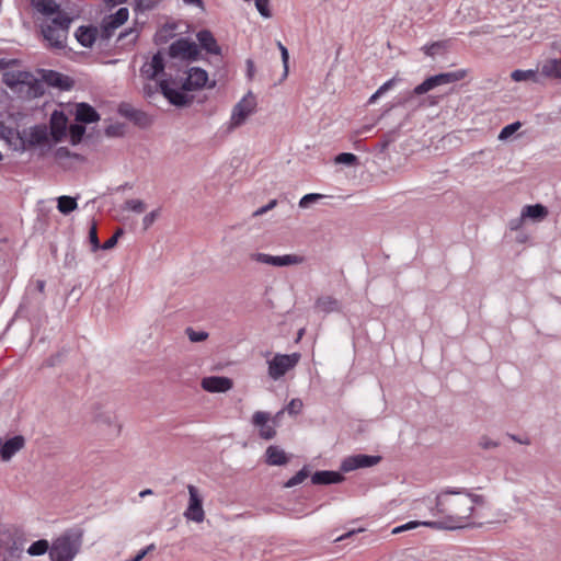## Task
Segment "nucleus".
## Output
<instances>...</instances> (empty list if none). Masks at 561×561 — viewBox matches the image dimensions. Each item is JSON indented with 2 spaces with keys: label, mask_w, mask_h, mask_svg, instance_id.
<instances>
[{
  "label": "nucleus",
  "mask_w": 561,
  "mask_h": 561,
  "mask_svg": "<svg viewBox=\"0 0 561 561\" xmlns=\"http://www.w3.org/2000/svg\"><path fill=\"white\" fill-rule=\"evenodd\" d=\"M511 78L516 81V82H520V81H527V80H534L536 81L537 80V72L535 70H520V69H516L514 70L512 73H511Z\"/></svg>",
  "instance_id": "34"
},
{
  "label": "nucleus",
  "mask_w": 561,
  "mask_h": 561,
  "mask_svg": "<svg viewBox=\"0 0 561 561\" xmlns=\"http://www.w3.org/2000/svg\"><path fill=\"white\" fill-rule=\"evenodd\" d=\"M308 477V471L306 468H302L300 471H298L293 478H290L287 482H286V486L287 488H291V486H295L299 483H301L306 478Z\"/></svg>",
  "instance_id": "45"
},
{
  "label": "nucleus",
  "mask_w": 561,
  "mask_h": 561,
  "mask_svg": "<svg viewBox=\"0 0 561 561\" xmlns=\"http://www.w3.org/2000/svg\"><path fill=\"white\" fill-rule=\"evenodd\" d=\"M152 494V490L151 489H146V490H142L140 493H139V496L140 497H145L147 495H150Z\"/></svg>",
  "instance_id": "63"
},
{
  "label": "nucleus",
  "mask_w": 561,
  "mask_h": 561,
  "mask_svg": "<svg viewBox=\"0 0 561 561\" xmlns=\"http://www.w3.org/2000/svg\"><path fill=\"white\" fill-rule=\"evenodd\" d=\"M266 462L271 466H282L288 461L285 451L278 446H270L265 453Z\"/></svg>",
  "instance_id": "23"
},
{
  "label": "nucleus",
  "mask_w": 561,
  "mask_h": 561,
  "mask_svg": "<svg viewBox=\"0 0 561 561\" xmlns=\"http://www.w3.org/2000/svg\"><path fill=\"white\" fill-rule=\"evenodd\" d=\"M186 5L204 9L203 0H182Z\"/></svg>",
  "instance_id": "59"
},
{
  "label": "nucleus",
  "mask_w": 561,
  "mask_h": 561,
  "mask_svg": "<svg viewBox=\"0 0 561 561\" xmlns=\"http://www.w3.org/2000/svg\"><path fill=\"white\" fill-rule=\"evenodd\" d=\"M460 493L463 495L465 499L470 500V503H472V506L474 505H483L485 503V499L481 494L472 493L470 490L466 488H460Z\"/></svg>",
  "instance_id": "37"
},
{
  "label": "nucleus",
  "mask_w": 561,
  "mask_h": 561,
  "mask_svg": "<svg viewBox=\"0 0 561 561\" xmlns=\"http://www.w3.org/2000/svg\"><path fill=\"white\" fill-rule=\"evenodd\" d=\"M128 35H133L131 41H136V38L138 37V32L136 30H134V28H130V30H128V31H126L124 33H121L119 38H123V37L128 36Z\"/></svg>",
  "instance_id": "60"
},
{
  "label": "nucleus",
  "mask_w": 561,
  "mask_h": 561,
  "mask_svg": "<svg viewBox=\"0 0 561 561\" xmlns=\"http://www.w3.org/2000/svg\"><path fill=\"white\" fill-rule=\"evenodd\" d=\"M139 8L151 9L159 0H136Z\"/></svg>",
  "instance_id": "55"
},
{
  "label": "nucleus",
  "mask_w": 561,
  "mask_h": 561,
  "mask_svg": "<svg viewBox=\"0 0 561 561\" xmlns=\"http://www.w3.org/2000/svg\"><path fill=\"white\" fill-rule=\"evenodd\" d=\"M448 41H437L422 47V50L426 56L434 57L438 51L446 50L448 48Z\"/></svg>",
  "instance_id": "32"
},
{
  "label": "nucleus",
  "mask_w": 561,
  "mask_h": 561,
  "mask_svg": "<svg viewBox=\"0 0 561 561\" xmlns=\"http://www.w3.org/2000/svg\"><path fill=\"white\" fill-rule=\"evenodd\" d=\"M248 72H249V77L253 76V61L252 60H248Z\"/></svg>",
  "instance_id": "62"
},
{
  "label": "nucleus",
  "mask_w": 561,
  "mask_h": 561,
  "mask_svg": "<svg viewBox=\"0 0 561 561\" xmlns=\"http://www.w3.org/2000/svg\"><path fill=\"white\" fill-rule=\"evenodd\" d=\"M202 388L211 393L227 392L233 387L230 378L224 376L204 377L201 382Z\"/></svg>",
  "instance_id": "13"
},
{
  "label": "nucleus",
  "mask_w": 561,
  "mask_h": 561,
  "mask_svg": "<svg viewBox=\"0 0 561 561\" xmlns=\"http://www.w3.org/2000/svg\"><path fill=\"white\" fill-rule=\"evenodd\" d=\"M327 197L328 196L323 195V194L309 193V194L304 195L300 198L298 205L300 208L306 209V208H309L313 203L321 201L323 198H327Z\"/></svg>",
  "instance_id": "35"
},
{
  "label": "nucleus",
  "mask_w": 561,
  "mask_h": 561,
  "mask_svg": "<svg viewBox=\"0 0 561 561\" xmlns=\"http://www.w3.org/2000/svg\"><path fill=\"white\" fill-rule=\"evenodd\" d=\"M72 19L64 12L42 25V34L51 47L64 48Z\"/></svg>",
  "instance_id": "4"
},
{
  "label": "nucleus",
  "mask_w": 561,
  "mask_h": 561,
  "mask_svg": "<svg viewBox=\"0 0 561 561\" xmlns=\"http://www.w3.org/2000/svg\"><path fill=\"white\" fill-rule=\"evenodd\" d=\"M186 335L191 342H202L208 337V333L205 331H195L192 328L186 329Z\"/></svg>",
  "instance_id": "42"
},
{
  "label": "nucleus",
  "mask_w": 561,
  "mask_h": 561,
  "mask_svg": "<svg viewBox=\"0 0 561 561\" xmlns=\"http://www.w3.org/2000/svg\"><path fill=\"white\" fill-rule=\"evenodd\" d=\"M85 134V127L81 124H71L69 126V137L72 145H77L82 140Z\"/></svg>",
  "instance_id": "33"
},
{
  "label": "nucleus",
  "mask_w": 561,
  "mask_h": 561,
  "mask_svg": "<svg viewBox=\"0 0 561 561\" xmlns=\"http://www.w3.org/2000/svg\"><path fill=\"white\" fill-rule=\"evenodd\" d=\"M277 47L280 51L282 61L284 66V72L283 78H286L288 76V69H289V53L288 49L282 44V42H277Z\"/></svg>",
  "instance_id": "41"
},
{
  "label": "nucleus",
  "mask_w": 561,
  "mask_h": 561,
  "mask_svg": "<svg viewBox=\"0 0 561 561\" xmlns=\"http://www.w3.org/2000/svg\"><path fill=\"white\" fill-rule=\"evenodd\" d=\"M466 76H467V70L459 69V70L451 71V72L438 73V75L432 76L431 78H432V81H433V83H434V85L436 88L438 85H443V84H448V83L460 81Z\"/></svg>",
  "instance_id": "20"
},
{
  "label": "nucleus",
  "mask_w": 561,
  "mask_h": 561,
  "mask_svg": "<svg viewBox=\"0 0 561 561\" xmlns=\"http://www.w3.org/2000/svg\"><path fill=\"white\" fill-rule=\"evenodd\" d=\"M396 82V79L392 78L385 82L369 99L368 103H374L380 95L390 90Z\"/></svg>",
  "instance_id": "44"
},
{
  "label": "nucleus",
  "mask_w": 561,
  "mask_h": 561,
  "mask_svg": "<svg viewBox=\"0 0 561 561\" xmlns=\"http://www.w3.org/2000/svg\"><path fill=\"white\" fill-rule=\"evenodd\" d=\"M301 409H302V401L300 399L290 400V402L286 407V411L291 415H296V414L300 413Z\"/></svg>",
  "instance_id": "47"
},
{
  "label": "nucleus",
  "mask_w": 561,
  "mask_h": 561,
  "mask_svg": "<svg viewBox=\"0 0 561 561\" xmlns=\"http://www.w3.org/2000/svg\"><path fill=\"white\" fill-rule=\"evenodd\" d=\"M76 121L84 124L96 123L100 121V114L88 103H78L76 105Z\"/></svg>",
  "instance_id": "16"
},
{
  "label": "nucleus",
  "mask_w": 561,
  "mask_h": 561,
  "mask_svg": "<svg viewBox=\"0 0 561 561\" xmlns=\"http://www.w3.org/2000/svg\"><path fill=\"white\" fill-rule=\"evenodd\" d=\"M460 488L447 486L435 497L431 514L435 520H425L423 525L433 529L455 530L469 526L474 512L470 500L465 499Z\"/></svg>",
  "instance_id": "1"
},
{
  "label": "nucleus",
  "mask_w": 561,
  "mask_h": 561,
  "mask_svg": "<svg viewBox=\"0 0 561 561\" xmlns=\"http://www.w3.org/2000/svg\"><path fill=\"white\" fill-rule=\"evenodd\" d=\"M164 67V56L158 51L142 65L140 76L146 80H156L163 72Z\"/></svg>",
  "instance_id": "10"
},
{
  "label": "nucleus",
  "mask_w": 561,
  "mask_h": 561,
  "mask_svg": "<svg viewBox=\"0 0 561 561\" xmlns=\"http://www.w3.org/2000/svg\"><path fill=\"white\" fill-rule=\"evenodd\" d=\"M96 35H98V28L94 27V26H80L76 33H75V36L77 38V41L83 46V47H87V48H90L92 47V45L94 44L95 39H96Z\"/></svg>",
  "instance_id": "18"
},
{
  "label": "nucleus",
  "mask_w": 561,
  "mask_h": 561,
  "mask_svg": "<svg viewBox=\"0 0 561 561\" xmlns=\"http://www.w3.org/2000/svg\"><path fill=\"white\" fill-rule=\"evenodd\" d=\"M276 205H277V201L272 199L267 205L262 206L259 209H256L254 211V216H261V215L267 213L268 210L273 209Z\"/></svg>",
  "instance_id": "53"
},
{
  "label": "nucleus",
  "mask_w": 561,
  "mask_h": 561,
  "mask_svg": "<svg viewBox=\"0 0 561 561\" xmlns=\"http://www.w3.org/2000/svg\"><path fill=\"white\" fill-rule=\"evenodd\" d=\"M335 163H343L346 165H351V152H343L335 157Z\"/></svg>",
  "instance_id": "54"
},
{
  "label": "nucleus",
  "mask_w": 561,
  "mask_h": 561,
  "mask_svg": "<svg viewBox=\"0 0 561 561\" xmlns=\"http://www.w3.org/2000/svg\"><path fill=\"white\" fill-rule=\"evenodd\" d=\"M77 207L78 204L76 198L66 195L58 197L57 208L61 214L68 215Z\"/></svg>",
  "instance_id": "30"
},
{
  "label": "nucleus",
  "mask_w": 561,
  "mask_h": 561,
  "mask_svg": "<svg viewBox=\"0 0 561 561\" xmlns=\"http://www.w3.org/2000/svg\"><path fill=\"white\" fill-rule=\"evenodd\" d=\"M124 209L135 214H141L146 209V204L141 199L131 198L125 202Z\"/></svg>",
  "instance_id": "36"
},
{
  "label": "nucleus",
  "mask_w": 561,
  "mask_h": 561,
  "mask_svg": "<svg viewBox=\"0 0 561 561\" xmlns=\"http://www.w3.org/2000/svg\"><path fill=\"white\" fill-rule=\"evenodd\" d=\"M82 546V534L69 530L56 538L49 549L51 561H72Z\"/></svg>",
  "instance_id": "3"
},
{
  "label": "nucleus",
  "mask_w": 561,
  "mask_h": 561,
  "mask_svg": "<svg viewBox=\"0 0 561 561\" xmlns=\"http://www.w3.org/2000/svg\"><path fill=\"white\" fill-rule=\"evenodd\" d=\"M382 457L380 455H353V470L369 468L380 463Z\"/></svg>",
  "instance_id": "21"
},
{
  "label": "nucleus",
  "mask_w": 561,
  "mask_h": 561,
  "mask_svg": "<svg viewBox=\"0 0 561 561\" xmlns=\"http://www.w3.org/2000/svg\"><path fill=\"white\" fill-rule=\"evenodd\" d=\"M208 81V73L199 67L191 68L186 77L178 81L170 82L169 80H161L160 88L163 96L173 105L184 106L191 103L192 99L186 92L197 91L206 87Z\"/></svg>",
  "instance_id": "2"
},
{
  "label": "nucleus",
  "mask_w": 561,
  "mask_h": 561,
  "mask_svg": "<svg viewBox=\"0 0 561 561\" xmlns=\"http://www.w3.org/2000/svg\"><path fill=\"white\" fill-rule=\"evenodd\" d=\"M549 211L542 204L527 205L522 210L519 220L530 218L534 221H541L547 218Z\"/></svg>",
  "instance_id": "19"
},
{
  "label": "nucleus",
  "mask_w": 561,
  "mask_h": 561,
  "mask_svg": "<svg viewBox=\"0 0 561 561\" xmlns=\"http://www.w3.org/2000/svg\"><path fill=\"white\" fill-rule=\"evenodd\" d=\"M196 37L201 47L207 53L213 55H219L221 53V49L210 31L202 30L197 33Z\"/></svg>",
  "instance_id": "17"
},
{
  "label": "nucleus",
  "mask_w": 561,
  "mask_h": 561,
  "mask_svg": "<svg viewBox=\"0 0 561 561\" xmlns=\"http://www.w3.org/2000/svg\"><path fill=\"white\" fill-rule=\"evenodd\" d=\"M25 440L21 435L9 438L4 442L0 449V457L3 461H9L24 447Z\"/></svg>",
  "instance_id": "15"
},
{
  "label": "nucleus",
  "mask_w": 561,
  "mask_h": 561,
  "mask_svg": "<svg viewBox=\"0 0 561 561\" xmlns=\"http://www.w3.org/2000/svg\"><path fill=\"white\" fill-rule=\"evenodd\" d=\"M256 98L249 91L232 108L228 122V130L231 131L242 126L247 119L255 112Z\"/></svg>",
  "instance_id": "5"
},
{
  "label": "nucleus",
  "mask_w": 561,
  "mask_h": 561,
  "mask_svg": "<svg viewBox=\"0 0 561 561\" xmlns=\"http://www.w3.org/2000/svg\"><path fill=\"white\" fill-rule=\"evenodd\" d=\"M116 237H111L108 240H106L103 244H101L102 250H110L116 245Z\"/></svg>",
  "instance_id": "58"
},
{
  "label": "nucleus",
  "mask_w": 561,
  "mask_h": 561,
  "mask_svg": "<svg viewBox=\"0 0 561 561\" xmlns=\"http://www.w3.org/2000/svg\"><path fill=\"white\" fill-rule=\"evenodd\" d=\"M3 551L5 552L3 560L13 561L20 558L23 551V545L15 537H13L12 541L3 548Z\"/></svg>",
  "instance_id": "28"
},
{
  "label": "nucleus",
  "mask_w": 561,
  "mask_h": 561,
  "mask_svg": "<svg viewBox=\"0 0 561 561\" xmlns=\"http://www.w3.org/2000/svg\"><path fill=\"white\" fill-rule=\"evenodd\" d=\"M341 473L336 471H317L311 477L313 484H332L342 481Z\"/></svg>",
  "instance_id": "22"
},
{
  "label": "nucleus",
  "mask_w": 561,
  "mask_h": 561,
  "mask_svg": "<svg viewBox=\"0 0 561 561\" xmlns=\"http://www.w3.org/2000/svg\"><path fill=\"white\" fill-rule=\"evenodd\" d=\"M541 73L547 78L561 79V59H547L541 67Z\"/></svg>",
  "instance_id": "25"
},
{
  "label": "nucleus",
  "mask_w": 561,
  "mask_h": 561,
  "mask_svg": "<svg viewBox=\"0 0 561 561\" xmlns=\"http://www.w3.org/2000/svg\"><path fill=\"white\" fill-rule=\"evenodd\" d=\"M49 543L45 539H39L35 542H33L28 549L27 553L33 557H38L45 554L47 551L49 552Z\"/></svg>",
  "instance_id": "31"
},
{
  "label": "nucleus",
  "mask_w": 561,
  "mask_h": 561,
  "mask_svg": "<svg viewBox=\"0 0 561 561\" xmlns=\"http://www.w3.org/2000/svg\"><path fill=\"white\" fill-rule=\"evenodd\" d=\"M188 491V504L183 515L187 520H192L195 523H202L205 519V512L203 508V496L201 495L198 489L193 485H187Z\"/></svg>",
  "instance_id": "8"
},
{
  "label": "nucleus",
  "mask_w": 561,
  "mask_h": 561,
  "mask_svg": "<svg viewBox=\"0 0 561 561\" xmlns=\"http://www.w3.org/2000/svg\"><path fill=\"white\" fill-rule=\"evenodd\" d=\"M153 549L154 545H149L146 548L141 549L134 558H130L126 561H141Z\"/></svg>",
  "instance_id": "51"
},
{
  "label": "nucleus",
  "mask_w": 561,
  "mask_h": 561,
  "mask_svg": "<svg viewBox=\"0 0 561 561\" xmlns=\"http://www.w3.org/2000/svg\"><path fill=\"white\" fill-rule=\"evenodd\" d=\"M159 215H160V209H154V210L148 213L142 218L144 229H148L149 227H151V225L156 221V219L159 217Z\"/></svg>",
  "instance_id": "48"
},
{
  "label": "nucleus",
  "mask_w": 561,
  "mask_h": 561,
  "mask_svg": "<svg viewBox=\"0 0 561 561\" xmlns=\"http://www.w3.org/2000/svg\"><path fill=\"white\" fill-rule=\"evenodd\" d=\"M14 534L8 527L0 526V550H3L13 539Z\"/></svg>",
  "instance_id": "40"
},
{
  "label": "nucleus",
  "mask_w": 561,
  "mask_h": 561,
  "mask_svg": "<svg viewBox=\"0 0 561 561\" xmlns=\"http://www.w3.org/2000/svg\"><path fill=\"white\" fill-rule=\"evenodd\" d=\"M34 9L45 15L57 14L58 4L55 0H31Z\"/></svg>",
  "instance_id": "27"
},
{
  "label": "nucleus",
  "mask_w": 561,
  "mask_h": 561,
  "mask_svg": "<svg viewBox=\"0 0 561 561\" xmlns=\"http://www.w3.org/2000/svg\"><path fill=\"white\" fill-rule=\"evenodd\" d=\"M118 113L122 116H124L137 124H140L142 121H145L147 118L146 114L142 111L135 108L134 106H131L128 103L119 104Z\"/></svg>",
  "instance_id": "24"
},
{
  "label": "nucleus",
  "mask_w": 561,
  "mask_h": 561,
  "mask_svg": "<svg viewBox=\"0 0 561 561\" xmlns=\"http://www.w3.org/2000/svg\"><path fill=\"white\" fill-rule=\"evenodd\" d=\"M62 77L58 72H50L49 73V82L53 85H60L61 84Z\"/></svg>",
  "instance_id": "57"
},
{
  "label": "nucleus",
  "mask_w": 561,
  "mask_h": 561,
  "mask_svg": "<svg viewBox=\"0 0 561 561\" xmlns=\"http://www.w3.org/2000/svg\"><path fill=\"white\" fill-rule=\"evenodd\" d=\"M89 241L92 245V251L95 252L98 250L101 249V243L99 241V238H98V229H96V224L93 222L90 227V230H89Z\"/></svg>",
  "instance_id": "43"
},
{
  "label": "nucleus",
  "mask_w": 561,
  "mask_h": 561,
  "mask_svg": "<svg viewBox=\"0 0 561 561\" xmlns=\"http://www.w3.org/2000/svg\"><path fill=\"white\" fill-rule=\"evenodd\" d=\"M522 126V124L519 122H514L512 124H508L506 125L505 127L502 128V130L500 131L499 134V139L500 140H506L507 138H510L515 131H517L519 129V127Z\"/></svg>",
  "instance_id": "38"
},
{
  "label": "nucleus",
  "mask_w": 561,
  "mask_h": 561,
  "mask_svg": "<svg viewBox=\"0 0 561 561\" xmlns=\"http://www.w3.org/2000/svg\"><path fill=\"white\" fill-rule=\"evenodd\" d=\"M340 304L331 296H322L317 299L314 308L317 312L330 313L339 310Z\"/></svg>",
  "instance_id": "26"
},
{
  "label": "nucleus",
  "mask_w": 561,
  "mask_h": 561,
  "mask_svg": "<svg viewBox=\"0 0 561 561\" xmlns=\"http://www.w3.org/2000/svg\"><path fill=\"white\" fill-rule=\"evenodd\" d=\"M434 88H435V85H434V83L432 81V78L428 77L422 83H420L419 85H416L414 88V93L416 95H421V94H424V93L428 92L430 90H432Z\"/></svg>",
  "instance_id": "46"
},
{
  "label": "nucleus",
  "mask_w": 561,
  "mask_h": 561,
  "mask_svg": "<svg viewBox=\"0 0 561 561\" xmlns=\"http://www.w3.org/2000/svg\"><path fill=\"white\" fill-rule=\"evenodd\" d=\"M271 415L264 411H256L252 415V424L260 430V437L263 439H272L276 435L274 424H271Z\"/></svg>",
  "instance_id": "11"
},
{
  "label": "nucleus",
  "mask_w": 561,
  "mask_h": 561,
  "mask_svg": "<svg viewBox=\"0 0 561 561\" xmlns=\"http://www.w3.org/2000/svg\"><path fill=\"white\" fill-rule=\"evenodd\" d=\"M507 436H508L512 440H514V442H516V443H518V444H523V445H530V443H531V442H530V439H529V437L522 438V437H519V436H517V435H515V434H510V433L507 434Z\"/></svg>",
  "instance_id": "56"
},
{
  "label": "nucleus",
  "mask_w": 561,
  "mask_h": 561,
  "mask_svg": "<svg viewBox=\"0 0 561 561\" xmlns=\"http://www.w3.org/2000/svg\"><path fill=\"white\" fill-rule=\"evenodd\" d=\"M158 90L161 91L160 82L156 84L148 83L144 85V94L147 98H152Z\"/></svg>",
  "instance_id": "50"
},
{
  "label": "nucleus",
  "mask_w": 561,
  "mask_h": 561,
  "mask_svg": "<svg viewBox=\"0 0 561 561\" xmlns=\"http://www.w3.org/2000/svg\"><path fill=\"white\" fill-rule=\"evenodd\" d=\"M300 357L301 355L299 353L275 354L273 358L267 362V373L270 378L273 380L280 379L297 366Z\"/></svg>",
  "instance_id": "6"
},
{
  "label": "nucleus",
  "mask_w": 561,
  "mask_h": 561,
  "mask_svg": "<svg viewBox=\"0 0 561 561\" xmlns=\"http://www.w3.org/2000/svg\"><path fill=\"white\" fill-rule=\"evenodd\" d=\"M129 16L127 8H119L114 14L106 16L102 22V31L106 38L111 37L113 32L122 26Z\"/></svg>",
  "instance_id": "12"
},
{
  "label": "nucleus",
  "mask_w": 561,
  "mask_h": 561,
  "mask_svg": "<svg viewBox=\"0 0 561 561\" xmlns=\"http://www.w3.org/2000/svg\"><path fill=\"white\" fill-rule=\"evenodd\" d=\"M66 117L62 113L58 114L55 112L51 116V131L55 139H59L61 135L65 134L66 130Z\"/></svg>",
  "instance_id": "29"
},
{
  "label": "nucleus",
  "mask_w": 561,
  "mask_h": 561,
  "mask_svg": "<svg viewBox=\"0 0 561 561\" xmlns=\"http://www.w3.org/2000/svg\"><path fill=\"white\" fill-rule=\"evenodd\" d=\"M251 260L261 264L275 267H285L291 265H300L305 262V257L299 254L272 255L268 253L256 252L251 254Z\"/></svg>",
  "instance_id": "7"
},
{
  "label": "nucleus",
  "mask_w": 561,
  "mask_h": 561,
  "mask_svg": "<svg viewBox=\"0 0 561 561\" xmlns=\"http://www.w3.org/2000/svg\"><path fill=\"white\" fill-rule=\"evenodd\" d=\"M342 470L347 472L351 470V458L348 459H345L343 462H342Z\"/></svg>",
  "instance_id": "61"
},
{
  "label": "nucleus",
  "mask_w": 561,
  "mask_h": 561,
  "mask_svg": "<svg viewBox=\"0 0 561 561\" xmlns=\"http://www.w3.org/2000/svg\"><path fill=\"white\" fill-rule=\"evenodd\" d=\"M520 221H522V220H519V219H518L516 222H515V220H512V221H511V224H510L511 229H512V230L517 229V228L519 227V222H520Z\"/></svg>",
  "instance_id": "64"
},
{
  "label": "nucleus",
  "mask_w": 561,
  "mask_h": 561,
  "mask_svg": "<svg viewBox=\"0 0 561 561\" xmlns=\"http://www.w3.org/2000/svg\"><path fill=\"white\" fill-rule=\"evenodd\" d=\"M479 445L483 448V449H490V448H495L497 447L500 444L495 440H492L491 438H489L488 436H482L481 439H480V443Z\"/></svg>",
  "instance_id": "52"
},
{
  "label": "nucleus",
  "mask_w": 561,
  "mask_h": 561,
  "mask_svg": "<svg viewBox=\"0 0 561 561\" xmlns=\"http://www.w3.org/2000/svg\"><path fill=\"white\" fill-rule=\"evenodd\" d=\"M24 147H35L47 140V129L45 126L35 125L28 129H24L21 136Z\"/></svg>",
  "instance_id": "14"
},
{
  "label": "nucleus",
  "mask_w": 561,
  "mask_h": 561,
  "mask_svg": "<svg viewBox=\"0 0 561 561\" xmlns=\"http://www.w3.org/2000/svg\"><path fill=\"white\" fill-rule=\"evenodd\" d=\"M255 8L264 19L272 16L270 0H255Z\"/></svg>",
  "instance_id": "39"
},
{
  "label": "nucleus",
  "mask_w": 561,
  "mask_h": 561,
  "mask_svg": "<svg viewBox=\"0 0 561 561\" xmlns=\"http://www.w3.org/2000/svg\"><path fill=\"white\" fill-rule=\"evenodd\" d=\"M170 56L174 58L195 60L198 56V46L186 38L173 42L169 48Z\"/></svg>",
  "instance_id": "9"
},
{
  "label": "nucleus",
  "mask_w": 561,
  "mask_h": 561,
  "mask_svg": "<svg viewBox=\"0 0 561 561\" xmlns=\"http://www.w3.org/2000/svg\"><path fill=\"white\" fill-rule=\"evenodd\" d=\"M419 526H424L423 525V522H416V520H412V522H409L404 525H401V526H398L396 528L392 529V534H400L402 531H405V530H410V529H414Z\"/></svg>",
  "instance_id": "49"
}]
</instances>
